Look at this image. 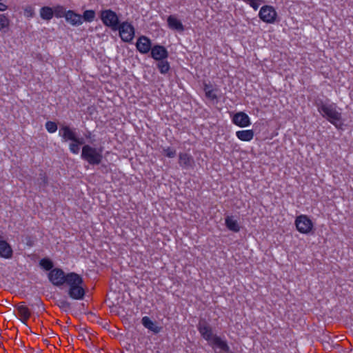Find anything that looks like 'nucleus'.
I'll use <instances>...</instances> for the list:
<instances>
[{"label":"nucleus","instance_id":"nucleus-20","mask_svg":"<svg viewBox=\"0 0 353 353\" xmlns=\"http://www.w3.org/2000/svg\"><path fill=\"white\" fill-rule=\"evenodd\" d=\"M65 19L72 26H79L83 23L82 16L73 10L66 12Z\"/></svg>","mask_w":353,"mask_h":353},{"label":"nucleus","instance_id":"nucleus-6","mask_svg":"<svg viewBox=\"0 0 353 353\" xmlns=\"http://www.w3.org/2000/svg\"><path fill=\"white\" fill-rule=\"evenodd\" d=\"M259 17L262 21L272 24L276 20L277 12L273 6L265 5L261 8Z\"/></svg>","mask_w":353,"mask_h":353},{"label":"nucleus","instance_id":"nucleus-26","mask_svg":"<svg viewBox=\"0 0 353 353\" xmlns=\"http://www.w3.org/2000/svg\"><path fill=\"white\" fill-rule=\"evenodd\" d=\"M52 10H53V17L54 16L57 18H62V17L65 18L67 11H65V9L64 8V7L63 6L57 5L56 6H54L52 8Z\"/></svg>","mask_w":353,"mask_h":353},{"label":"nucleus","instance_id":"nucleus-12","mask_svg":"<svg viewBox=\"0 0 353 353\" xmlns=\"http://www.w3.org/2000/svg\"><path fill=\"white\" fill-rule=\"evenodd\" d=\"M151 57L156 61L166 59L168 57L167 49L161 45L156 44L150 50Z\"/></svg>","mask_w":353,"mask_h":353},{"label":"nucleus","instance_id":"nucleus-35","mask_svg":"<svg viewBox=\"0 0 353 353\" xmlns=\"http://www.w3.org/2000/svg\"><path fill=\"white\" fill-rule=\"evenodd\" d=\"M69 150L71 153L77 154L79 152L80 148L77 143L72 141V143H70L69 145Z\"/></svg>","mask_w":353,"mask_h":353},{"label":"nucleus","instance_id":"nucleus-22","mask_svg":"<svg viewBox=\"0 0 353 353\" xmlns=\"http://www.w3.org/2000/svg\"><path fill=\"white\" fill-rule=\"evenodd\" d=\"M225 224L227 228L234 232H239L240 231V226L238 221L234 219L232 216H228L225 219Z\"/></svg>","mask_w":353,"mask_h":353},{"label":"nucleus","instance_id":"nucleus-32","mask_svg":"<svg viewBox=\"0 0 353 353\" xmlns=\"http://www.w3.org/2000/svg\"><path fill=\"white\" fill-rule=\"evenodd\" d=\"M9 26V19L8 17L3 14H0V30L8 28Z\"/></svg>","mask_w":353,"mask_h":353},{"label":"nucleus","instance_id":"nucleus-34","mask_svg":"<svg viewBox=\"0 0 353 353\" xmlns=\"http://www.w3.org/2000/svg\"><path fill=\"white\" fill-rule=\"evenodd\" d=\"M23 10L25 17L28 18H31L34 14V8L30 6H26Z\"/></svg>","mask_w":353,"mask_h":353},{"label":"nucleus","instance_id":"nucleus-3","mask_svg":"<svg viewBox=\"0 0 353 353\" xmlns=\"http://www.w3.org/2000/svg\"><path fill=\"white\" fill-rule=\"evenodd\" d=\"M320 114L336 128H341V113L337 110L335 104H328Z\"/></svg>","mask_w":353,"mask_h":353},{"label":"nucleus","instance_id":"nucleus-40","mask_svg":"<svg viewBox=\"0 0 353 353\" xmlns=\"http://www.w3.org/2000/svg\"><path fill=\"white\" fill-rule=\"evenodd\" d=\"M1 238V236H0V239Z\"/></svg>","mask_w":353,"mask_h":353},{"label":"nucleus","instance_id":"nucleus-18","mask_svg":"<svg viewBox=\"0 0 353 353\" xmlns=\"http://www.w3.org/2000/svg\"><path fill=\"white\" fill-rule=\"evenodd\" d=\"M17 311L20 316L19 320L22 323L26 325L28 320L31 316V312L29 308L23 303L19 304L17 307Z\"/></svg>","mask_w":353,"mask_h":353},{"label":"nucleus","instance_id":"nucleus-9","mask_svg":"<svg viewBox=\"0 0 353 353\" xmlns=\"http://www.w3.org/2000/svg\"><path fill=\"white\" fill-rule=\"evenodd\" d=\"M232 123L241 128L249 127L251 125L250 117L244 112L240 111L231 117Z\"/></svg>","mask_w":353,"mask_h":353},{"label":"nucleus","instance_id":"nucleus-4","mask_svg":"<svg viewBox=\"0 0 353 353\" xmlns=\"http://www.w3.org/2000/svg\"><path fill=\"white\" fill-rule=\"evenodd\" d=\"M121 39L125 43H130L135 35V29L132 24L127 21L119 23L117 27Z\"/></svg>","mask_w":353,"mask_h":353},{"label":"nucleus","instance_id":"nucleus-24","mask_svg":"<svg viewBox=\"0 0 353 353\" xmlns=\"http://www.w3.org/2000/svg\"><path fill=\"white\" fill-rule=\"evenodd\" d=\"M40 17L43 20L50 21L53 18V10L51 7L43 6L39 10Z\"/></svg>","mask_w":353,"mask_h":353},{"label":"nucleus","instance_id":"nucleus-13","mask_svg":"<svg viewBox=\"0 0 353 353\" xmlns=\"http://www.w3.org/2000/svg\"><path fill=\"white\" fill-rule=\"evenodd\" d=\"M179 164L182 169L193 168L194 165V159L193 157L188 152H179Z\"/></svg>","mask_w":353,"mask_h":353},{"label":"nucleus","instance_id":"nucleus-2","mask_svg":"<svg viewBox=\"0 0 353 353\" xmlns=\"http://www.w3.org/2000/svg\"><path fill=\"white\" fill-rule=\"evenodd\" d=\"M102 152V149L85 145L82 148L81 158L90 165H99L103 159Z\"/></svg>","mask_w":353,"mask_h":353},{"label":"nucleus","instance_id":"nucleus-25","mask_svg":"<svg viewBox=\"0 0 353 353\" xmlns=\"http://www.w3.org/2000/svg\"><path fill=\"white\" fill-rule=\"evenodd\" d=\"M158 70H159L161 74H165L168 72L170 69V65L169 62L165 60L159 61L157 65Z\"/></svg>","mask_w":353,"mask_h":353},{"label":"nucleus","instance_id":"nucleus-27","mask_svg":"<svg viewBox=\"0 0 353 353\" xmlns=\"http://www.w3.org/2000/svg\"><path fill=\"white\" fill-rule=\"evenodd\" d=\"M81 16L83 21H85L90 23L94 20L96 13L93 10H86L83 12V14Z\"/></svg>","mask_w":353,"mask_h":353},{"label":"nucleus","instance_id":"nucleus-31","mask_svg":"<svg viewBox=\"0 0 353 353\" xmlns=\"http://www.w3.org/2000/svg\"><path fill=\"white\" fill-rule=\"evenodd\" d=\"M45 127L49 133H54L57 130V125L54 121H47L45 124Z\"/></svg>","mask_w":353,"mask_h":353},{"label":"nucleus","instance_id":"nucleus-28","mask_svg":"<svg viewBox=\"0 0 353 353\" xmlns=\"http://www.w3.org/2000/svg\"><path fill=\"white\" fill-rule=\"evenodd\" d=\"M204 91L206 97L210 99V100L214 101L217 99V95L215 92V90L212 89L210 85L205 84Z\"/></svg>","mask_w":353,"mask_h":353},{"label":"nucleus","instance_id":"nucleus-17","mask_svg":"<svg viewBox=\"0 0 353 353\" xmlns=\"http://www.w3.org/2000/svg\"><path fill=\"white\" fill-rule=\"evenodd\" d=\"M59 133L61 137L62 141L64 142H67L68 141H72L77 135L74 130L68 125L62 126L59 130Z\"/></svg>","mask_w":353,"mask_h":353},{"label":"nucleus","instance_id":"nucleus-16","mask_svg":"<svg viewBox=\"0 0 353 353\" xmlns=\"http://www.w3.org/2000/svg\"><path fill=\"white\" fill-rule=\"evenodd\" d=\"M12 255L13 250L10 245L5 240H0V257L9 259Z\"/></svg>","mask_w":353,"mask_h":353},{"label":"nucleus","instance_id":"nucleus-19","mask_svg":"<svg viewBox=\"0 0 353 353\" xmlns=\"http://www.w3.org/2000/svg\"><path fill=\"white\" fill-rule=\"evenodd\" d=\"M237 139L241 141L250 142L254 137V132L252 129L238 130L235 133Z\"/></svg>","mask_w":353,"mask_h":353},{"label":"nucleus","instance_id":"nucleus-23","mask_svg":"<svg viewBox=\"0 0 353 353\" xmlns=\"http://www.w3.org/2000/svg\"><path fill=\"white\" fill-rule=\"evenodd\" d=\"M329 99L324 95L318 96L314 100V104L316 106L318 111L321 113L323 109L329 104Z\"/></svg>","mask_w":353,"mask_h":353},{"label":"nucleus","instance_id":"nucleus-36","mask_svg":"<svg viewBox=\"0 0 353 353\" xmlns=\"http://www.w3.org/2000/svg\"><path fill=\"white\" fill-rule=\"evenodd\" d=\"M72 142H74L75 143H77L79 146L81 145L82 144H83L84 143V140L83 138H79L78 137L77 135L76 137H74V140L72 141Z\"/></svg>","mask_w":353,"mask_h":353},{"label":"nucleus","instance_id":"nucleus-38","mask_svg":"<svg viewBox=\"0 0 353 353\" xmlns=\"http://www.w3.org/2000/svg\"><path fill=\"white\" fill-rule=\"evenodd\" d=\"M41 179L44 184H46L48 183V179H47L46 176L45 175V174L41 177Z\"/></svg>","mask_w":353,"mask_h":353},{"label":"nucleus","instance_id":"nucleus-39","mask_svg":"<svg viewBox=\"0 0 353 353\" xmlns=\"http://www.w3.org/2000/svg\"><path fill=\"white\" fill-rule=\"evenodd\" d=\"M310 232H311V231H312V227H313V225H312V221H310Z\"/></svg>","mask_w":353,"mask_h":353},{"label":"nucleus","instance_id":"nucleus-29","mask_svg":"<svg viewBox=\"0 0 353 353\" xmlns=\"http://www.w3.org/2000/svg\"><path fill=\"white\" fill-rule=\"evenodd\" d=\"M56 304L60 309L64 311H67L71 307V304L66 299H59L57 300Z\"/></svg>","mask_w":353,"mask_h":353},{"label":"nucleus","instance_id":"nucleus-33","mask_svg":"<svg viewBox=\"0 0 353 353\" xmlns=\"http://www.w3.org/2000/svg\"><path fill=\"white\" fill-rule=\"evenodd\" d=\"M163 152L168 158H174L176 156V150L171 147L164 148Z\"/></svg>","mask_w":353,"mask_h":353},{"label":"nucleus","instance_id":"nucleus-10","mask_svg":"<svg viewBox=\"0 0 353 353\" xmlns=\"http://www.w3.org/2000/svg\"><path fill=\"white\" fill-rule=\"evenodd\" d=\"M197 330L202 338L208 341V344L214 339L213 330L212 327L206 322H199Z\"/></svg>","mask_w":353,"mask_h":353},{"label":"nucleus","instance_id":"nucleus-21","mask_svg":"<svg viewBox=\"0 0 353 353\" xmlns=\"http://www.w3.org/2000/svg\"><path fill=\"white\" fill-rule=\"evenodd\" d=\"M142 325L147 329L152 331L154 333H159L161 327L157 326L156 323L152 321L150 317L145 316L141 319Z\"/></svg>","mask_w":353,"mask_h":353},{"label":"nucleus","instance_id":"nucleus-37","mask_svg":"<svg viewBox=\"0 0 353 353\" xmlns=\"http://www.w3.org/2000/svg\"><path fill=\"white\" fill-rule=\"evenodd\" d=\"M35 304H36V305H37V306L38 307L39 310H44V307H43V303H42V301H41V299H39V298L36 299V303H35Z\"/></svg>","mask_w":353,"mask_h":353},{"label":"nucleus","instance_id":"nucleus-14","mask_svg":"<svg viewBox=\"0 0 353 353\" xmlns=\"http://www.w3.org/2000/svg\"><path fill=\"white\" fill-rule=\"evenodd\" d=\"M295 225L297 230L300 232H309V218L306 215L299 216L296 219Z\"/></svg>","mask_w":353,"mask_h":353},{"label":"nucleus","instance_id":"nucleus-8","mask_svg":"<svg viewBox=\"0 0 353 353\" xmlns=\"http://www.w3.org/2000/svg\"><path fill=\"white\" fill-rule=\"evenodd\" d=\"M209 345L214 349L216 353H229L230 351L227 341L218 335L214 336V339L210 342Z\"/></svg>","mask_w":353,"mask_h":353},{"label":"nucleus","instance_id":"nucleus-5","mask_svg":"<svg viewBox=\"0 0 353 353\" xmlns=\"http://www.w3.org/2000/svg\"><path fill=\"white\" fill-rule=\"evenodd\" d=\"M100 19L105 26L111 28L114 31L117 30V27L120 23L117 14L111 9L101 10Z\"/></svg>","mask_w":353,"mask_h":353},{"label":"nucleus","instance_id":"nucleus-11","mask_svg":"<svg viewBox=\"0 0 353 353\" xmlns=\"http://www.w3.org/2000/svg\"><path fill=\"white\" fill-rule=\"evenodd\" d=\"M135 46L137 50L142 54L148 53L152 47L150 39L144 35L137 39Z\"/></svg>","mask_w":353,"mask_h":353},{"label":"nucleus","instance_id":"nucleus-7","mask_svg":"<svg viewBox=\"0 0 353 353\" xmlns=\"http://www.w3.org/2000/svg\"><path fill=\"white\" fill-rule=\"evenodd\" d=\"M48 278L54 285L59 286L64 283L67 284L68 274H65L61 269L55 268L49 272Z\"/></svg>","mask_w":353,"mask_h":353},{"label":"nucleus","instance_id":"nucleus-30","mask_svg":"<svg viewBox=\"0 0 353 353\" xmlns=\"http://www.w3.org/2000/svg\"><path fill=\"white\" fill-rule=\"evenodd\" d=\"M39 265L43 270L47 271L52 270L53 268L52 261L48 258L41 259L39 261Z\"/></svg>","mask_w":353,"mask_h":353},{"label":"nucleus","instance_id":"nucleus-15","mask_svg":"<svg viewBox=\"0 0 353 353\" xmlns=\"http://www.w3.org/2000/svg\"><path fill=\"white\" fill-rule=\"evenodd\" d=\"M167 23L168 28L172 30L183 32L185 30L182 22L179 20L174 15H170L168 17Z\"/></svg>","mask_w":353,"mask_h":353},{"label":"nucleus","instance_id":"nucleus-1","mask_svg":"<svg viewBox=\"0 0 353 353\" xmlns=\"http://www.w3.org/2000/svg\"><path fill=\"white\" fill-rule=\"evenodd\" d=\"M83 279L79 274L75 272L68 274V294L70 299L73 300H83L84 299L85 291L83 287Z\"/></svg>","mask_w":353,"mask_h":353}]
</instances>
